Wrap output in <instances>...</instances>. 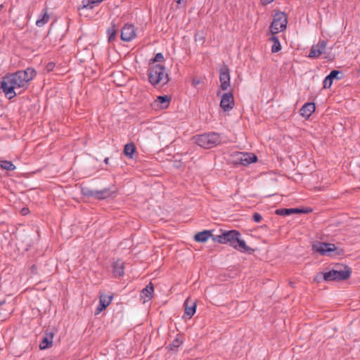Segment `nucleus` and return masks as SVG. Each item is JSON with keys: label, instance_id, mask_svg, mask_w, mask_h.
<instances>
[{"label": "nucleus", "instance_id": "f257e3e1", "mask_svg": "<svg viewBox=\"0 0 360 360\" xmlns=\"http://www.w3.org/2000/svg\"><path fill=\"white\" fill-rule=\"evenodd\" d=\"M37 72L32 68L18 70L3 77L0 89L9 99H12L27 89L29 82L36 76Z\"/></svg>", "mask_w": 360, "mask_h": 360}, {"label": "nucleus", "instance_id": "f03ea898", "mask_svg": "<svg viewBox=\"0 0 360 360\" xmlns=\"http://www.w3.org/2000/svg\"><path fill=\"white\" fill-rule=\"evenodd\" d=\"M148 75L149 82L154 86L160 83L166 84L169 81L168 74L165 72V67L160 64L150 67Z\"/></svg>", "mask_w": 360, "mask_h": 360}, {"label": "nucleus", "instance_id": "7ed1b4c3", "mask_svg": "<svg viewBox=\"0 0 360 360\" xmlns=\"http://www.w3.org/2000/svg\"><path fill=\"white\" fill-rule=\"evenodd\" d=\"M195 143L204 148H212L221 142L220 135L217 132H210L193 136Z\"/></svg>", "mask_w": 360, "mask_h": 360}, {"label": "nucleus", "instance_id": "20e7f679", "mask_svg": "<svg viewBox=\"0 0 360 360\" xmlns=\"http://www.w3.org/2000/svg\"><path fill=\"white\" fill-rule=\"evenodd\" d=\"M312 250L321 255L335 256L341 255L343 252L342 249L338 250L335 244L323 242H316L312 245Z\"/></svg>", "mask_w": 360, "mask_h": 360}, {"label": "nucleus", "instance_id": "39448f33", "mask_svg": "<svg viewBox=\"0 0 360 360\" xmlns=\"http://www.w3.org/2000/svg\"><path fill=\"white\" fill-rule=\"evenodd\" d=\"M238 237H241V233L237 230L224 231L220 235L212 236V240L221 244L229 243L233 248Z\"/></svg>", "mask_w": 360, "mask_h": 360}, {"label": "nucleus", "instance_id": "423d86ee", "mask_svg": "<svg viewBox=\"0 0 360 360\" xmlns=\"http://www.w3.org/2000/svg\"><path fill=\"white\" fill-rule=\"evenodd\" d=\"M81 193L86 197H92L97 200H105L112 197L115 191H111L110 188H104L101 190H92L88 187H82Z\"/></svg>", "mask_w": 360, "mask_h": 360}, {"label": "nucleus", "instance_id": "0eeeda50", "mask_svg": "<svg viewBox=\"0 0 360 360\" xmlns=\"http://www.w3.org/2000/svg\"><path fill=\"white\" fill-rule=\"evenodd\" d=\"M288 18L285 13L278 11L273 18V21L270 25L271 32L274 35L281 31L286 29Z\"/></svg>", "mask_w": 360, "mask_h": 360}, {"label": "nucleus", "instance_id": "6e6552de", "mask_svg": "<svg viewBox=\"0 0 360 360\" xmlns=\"http://www.w3.org/2000/svg\"><path fill=\"white\" fill-rule=\"evenodd\" d=\"M230 70L227 65L224 64L219 70L220 88L223 91H226L230 86Z\"/></svg>", "mask_w": 360, "mask_h": 360}, {"label": "nucleus", "instance_id": "1a4fd4ad", "mask_svg": "<svg viewBox=\"0 0 360 360\" xmlns=\"http://www.w3.org/2000/svg\"><path fill=\"white\" fill-rule=\"evenodd\" d=\"M235 105L234 97L232 92H226L221 96L220 107L224 112H229Z\"/></svg>", "mask_w": 360, "mask_h": 360}, {"label": "nucleus", "instance_id": "9d476101", "mask_svg": "<svg viewBox=\"0 0 360 360\" xmlns=\"http://www.w3.org/2000/svg\"><path fill=\"white\" fill-rule=\"evenodd\" d=\"M136 36V28L133 25L126 24L121 30V39L124 41H130Z\"/></svg>", "mask_w": 360, "mask_h": 360}, {"label": "nucleus", "instance_id": "9b49d317", "mask_svg": "<svg viewBox=\"0 0 360 360\" xmlns=\"http://www.w3.org/2000/svg\"><path fill=\"white\" fill-rule=\"evenodd\" d=\"M327 41L320 40L317 44L313 45L309 53V58H319L326 50Z\"/></svg>", "mask_w": 360, "mask_h": 360}, {"label": "nucleus", "instance_id": "f8f14e48", "mask_svg": "<svg viewBox=\"0 0 360 360\" xmlns=\"http://www.w3.org/2000/svg\"><path fill=\"white\" fill-rule=\"evenodd\" d=\"M257 161V156L253 153H240L236 160V163L247 166Z\"/></svg>", "mask_w": 360, "mask_h": 360}, {"label": "nucleus", "instance_id": "ddd939ff", "mask_svg": "<svg viewBox=\"0 0 360 360\" xmlns=\"http://www.w3.org/2000/svg\"><path fill=\"white\" fill-rule=\"evenodd\" d=\"M315 103L312 102H307L304 103L300 108V113L302 117H305L306 119H308L311 115V114L315 111Z\"/></svg>", "mask_w": 360, "mask_h": 360}, {"label": "nucleus", "instance_id": "4468645a", "mask_svg": "<svg viewBox=\"0 0 360 360\" xmlns=\"http://www.w3.org/2000/svg\"><path fill=\"white\" fill-rule=\"evenodd\" d=\"M233 248L241 252L248 253L252 255L254 253L255 250L248 246L244 240L238 237L236 245H233Z\"/></svg>", "mask_w": 360, "mask_h": 360}, {"label": "nucleus", "instance_id": "2eb2a0df", "mask_svg": "<svg viewBox=\"0 0 360 360\" xmlns=\"http://www.w3.org/2000/svg\"><path fill=\"white\" fill-rule=\"evenodd\" d=\"M112 273L115 277H120L124 274V263L122 259H117L112 265Z\"/></svg>", "mask_w": 360, "mask_h": 360}, {"label": "nucleus", "instance_id": "dca6fc26", "mask_svg": "<svg viewBox=\"0 0 360 360\" xmlns=\"http://www.w3.org/2000/svg\"><path fill=\"white\" fill-rule=\"evenodd\" d=\"M184 306L185 307L184 314L186 315L188 319H191L196 311L195 302L188 298L185 300Z\"/></svg>", "mask_w": 360, "mask_h": 360}, {"label": "nucleus", "instance_id": "f3484780", "mask_svg": "<svg viewBox=\"0 0 360 360\" xmlns=\"http://www.w3.org/2000/svg\"><path fill=\"white\" fill-rule=\"evenodd\" d=\"M53 332H46L44 336L43 337L40 344L39 348L40 349H46L51 347L53 344Z\"/></svg>", "mask_w": 360, "mask_h": 360}, {"label": "nucleus", "instance_id": "a211bd4d", "mask_svg": "<svg viewBox=\"0 0 360 360\" xmlns=\"http://www.w3.org/2000/svg\"><path fill=\"white\" fill-rule=\"evenodd\" d=\"M112 300V295H101L100 297L99 304L96 309V314H98L105 309L110 304Z\"/></svg>", "mask_w": 360, "mask_h": 360}, {"label": "nucleus", "instance_id": "6ab92c4d", "mask_svg": "<svg viewBox=\"0 0 360 360\" xmlns=\"http://www.w3.org/2000/svg\"><path fill=\"white\" fill-rule=\"evenodd\" d=\"M170 101L171 97L169 96H159L157 97L153 105L160 108L165 109L169 106Z\"/></svg>", "mask_w": 360, "mask_h": 360}, {"label": "nucleus", "instance_id": "aec40b11", "mask_svg": "<svg viewBox=\"0 0 360 360\" xmlns=\"http://www.w3.org/2000/svg\"><path fill=\"white\" fill-rule=\"evenodd\" d=\"M214 235H212V231L211 230H204L202 231L197 233L194 236V240L196 242L199 243H205L206 242L209 238L214 236Z\"/></svg>", "mask_w": 360, "mask_h": 360}, {"label": "nucleus", "instance_id": "412c9836", "mask_svg": "<svg viewBox=\"0 0 360 360\" xmlns=\"http://www.w3.org/2000/svg\"><path fill=\"white\" fill-rule=\"evenodd\" d=\"M338 281H345L350 277L352 269L347 266H345L343 269H335Z\"/></svg>", "mask_w": 360, "mask_h": 360}, {"label": "nucleus", "instance_id": "4be33fe9", "mask_svg": "<svg viewBox=\"0 0 360 360\" xmlns=\"http://www.w3.org/2000/svg\"><path fill=\"white\" fill-rule=\"evenodd\" d=\"M50 16L47 13V8L44 9L39 18L36 22V25L39 27H43L46 23L49 22Z\"/></svg>", "mask_w": 360, "mask_h": 360}, {"label": "nucleus", "instance_id": "5701e85b", "mask_svg": "<svg viewBox=\"0 0 360 360\" xmlns=\"http://www.w3.org/2000/svg\"><path fill=\"white\" fill-rule=\"evenodd\" d=\"M135 152H136V146H135L134 143L131 142V143H127L124 146L123 153L126 157H127L129 158H132Z\"/></svg>", "mask_w": 360, "mask_h": 360}, {"label": "nucleus", "instance_id": "b1692460", "mask_svg": "<svg viewBox=\"0 0 360 360\" xmlns=\"http://www.w3.org/2000/svg\"><path fill=\"white\" fill-rule=\"evenodd\" d=\"M154 292V286L153 284L150 282L142 290L141 295L145 297L150 300L153 297V294Z\"/></svg>", "mask_w": 360, "mask_h": 360}, {"label": "nucleus", "instance_id": "393cba45", "mask_svg": "<svg viewBox=\"0 0 360 360\" xmlns=\"http://www.w3.org/2000/svg\"><path fill=\"white\" fill-rule=\"evenodd\" d=\"M269 40L273 42L271 46V52L277 53L281 50V45L278 38L276 36H272L269 38Z\"/></svg>", "mask_w": 360, "mask_h": 360}, {"label": "nucleus", "instance_id": "a878e982", "mask_svg": "<svg viewBox=\"0 0 360 360\" xmlns=\"http://www.w3.org/2000/svg\"><path fill=\"white\" fill-rule=\"evenodd\" d=\"M0 167L7 171H13L15 169V166L12 162L8 160H0Z\"/></svg>", "mask_w": 360, "mask_h": 360}, {"label": "nucleus", "instance_id": "bb28decb", "mask_svg": "<svg viewBox=\"0 0 360 360\" xmlns=\"http://www.w3.org/2000/svg\"><path fill=\"white\" fill-rule=\"evenodd\" d=\"M337 278L335 269H332L323 274V280L326 281H338Z\"/></svg>", "mask_w": 360, "mask_h": 360}, {"label": "nucleus", "instance_id": "cd10ccee", "mask_svg": "<svg viewBox=\"0 0 360 360\" xmlns=\"http://www.w3.org/2000/svg\"><path fill=\"white\" fill-rule=\"evenodd\" d=\"M108 41L111 42L115 39V36L117 34V30L115 24H112L111 27H110L108 30Z\"/></svg>", "mask_w": 360, "mask_h": 360}, {"label": "nucleus", "instance_id": "c85d7f7f", "mask_svg": "<svg viewBox=\"0 0 360 360\" xmlns=\"http://www.w3.org/2000/svg\"><path fill=\"white\" fill-rule=\"evenodd\" d=\"M328 75L331 77L333 81L334 79L340 80L343 77V72L338 70H333L329 73Z\"/></svg>", "mask_w": 360, "mask_h": 360}, {"label": "nucleus", "instance_id": "c756f323", "mask_svg": "<svg viewBox=\"0 0 360 360\" xmlns=\"http://www.w3.org/2000/svg\"><path fill=\"white\" fill-rule=\"evenodd\" d=\"M275 213L280 216H288L292 214V208H282L276 210Z\"/></svg>", "mask_w": 360, "mask_h": 360}, {"label": "nucleus", "instance_id": "7c9ffc66", "mask_svg": "<svg viewBox=\"0 0 360 360\" xmlns=\"http://www.w3.org/2000/svg\"><path fill=\"white\" fill-rule=\"evenodd\" d=\"M95 4L94 0H82L81 7L79 9L82 8H89L92 9L94 8V4Z\"/></svg>", "mask_w": 360, "mask_h": 360}, {"label": "nucleus", "instance_id": "2f4dec72", "mask_svg": "<svg viewBox=\"0 0 360 360\" xmlns=\"http://www.w3.org/2000/svg\"><path fill=\"white\" fill-rule=\"evenodd\" d=\"M182 344V341H181L179 338L174 339L169 345L168 348L169 350L174 351L176 350Z\"/></svg>", "mask_w": 360, "mask_h": 360}, {"label": "nucleus", "instance_id": "473e14b6", "mask_svg": "<svg viewBox=\"0 0 360 360\" xmlns=\"http://www.w3.org/2000/svg\"><path fill=\"white\" fill-rule=\"evenodd\" d=\"M333 80L331 79L330 77H329V75H328L324 80H323V88L324 89H329L330 88V86H332L333 84Z\"/></svg>", "mask_w": 360, "mask_h": 360}, {"label": "nucleus", "instance_id": "72a5a7b5", "mask_svg": "<svg viewBox=\"0 0 360 360\" xmlns=\"http://www.w3.org/2000/svg\"><path fill=\"white\" fill-rule=\"evenodd\" d=\"M165 60L163 54L162 53H158L155 57L151 59L152 63L162 62Z\"/></svg>", "mask_w": 360, "mask_h": 360}, {"label": "nucleus", "instance_id": "f704fd0d", "mask_svg": "<svg viewBox=\"0 0 360 360\" xmlns=\"http://www.w3.org/2000/svg\"><path fill=\"white\" fill-rule=\"evenodd\" d=\"M252 220L255 222L259 223L262 220V216L258 212H255L252 215Z\"/></svg>", "mask_w": 360, "mask_h": 360}, {"label": "nucleus", "instance_id": "c9c22d12", "mask_svg": "<svg viewBox=\"0 0 360 360\" xmlns=\"http://www.w3.org/2000/svg\"><path fill=\"white\" fill-rule=\"evenodd\" d=\"M323 274H324V273H323V272L318 273L316 275V276L314 277V281L316 283H320L322 280H323Z\"/></svg>", "mask_w": 360, "mask_h": 360}, {"label": "nucleus", "instance_id": "e433bc0d", "mask_svg": "<svg viewBox=\"0 0 360 360\" xmlns=\"http://www.w3.org/2000/svg\"><path fill=\"white\" fill-rule=\"evenodd\" d=\"M54 67H55V63L51 62V63H47V65L46 66V69L48 72H51L53 70Z\"/></svg>", "mask_w": 360, "mask_h": 360}, {"label": "nucleus", "instance_id": "4c0bfd02", "mask_svg": "<svg viewBox=\"0 0 360 360\" xmlns=\"http://www.w3.org/2000/svg\"><path fill=\"white\" fill-rule=\"evenodd\" d=\"M302 214H308L312 212V210L309 207H302Z\"/></svg>", "mask_w": 360, "mask_h": 360}, {"label": "nucleus", "instance_id": "58836bf2", "mask_svg": "<svg viewBox=\"0 0 360 360\" xmlns=\"http://www.w3.org/2000/svg\"><path fill=\"white\" fill-rule=\"evenodd\" d=\"M292 214H302L301 208H292Z\"/></svg>", "mask_w": 360, "mask_h": 360}, {"label": "nucleus", "instance_id": "ea45409f", "mask_svg": "<svg viewBox=\"0 0 360 360\" xmlns=\"http://www.w3.org/2000/svg\"><path fill=\"white\" fill-rule=\"evenodd\" d=\"M192 84L193 86H196L200 84V81L199 79H193L192 81Z\"/></svg>", "mask_w": 360, "mask_h": 360}, {"label": "nucleus", "instance_id": "a19ab883", "mask_svg": "<svg viewBox=\"0 0 360 360\" xmlns=\"http://www.w3.org/2000/svg\"><path fill=\"white\" fill-rule=\"evenodd\" d=\"M274 0H261V2L263 5L269 4L273 2Z\"/></svg>", "mask_w": 360, "mask_h": 360}, {"label": "nucleus", "instance_id": "79ce46f5", "mask_svg": "<svg viewBox=\"0 0 360 360\" xmlns=\"http://www.w3.org/2000/svg\"><path fill=\"white\" fill-rule=\"evenodd\" d=\"M28 212H29V209H28V208H25V207H24V208H22V210H21V214H22V215H25V214H27Z\"/></svg>", "mask_w": 360, "mask_h": 360}, {"label": "nucleus", "instance_id": "37998d69", "mask_svg": "<svg viewBox=\"0 0 360 360\" xmlns=\"http://www.w3.org/2000/svg\"><path fill=\"white\" fill-rule=\"evenodd\" d=\"M36 269L37 266L35 264H33L30 266V271H32V274H36Z\"/></svg>", "mask_w": 360, "mask_h": 360}, {"label": "nucleus", "instance_id": "c03bdc74", "mask_svg": "<svg viewBox=\"0 0 360 360\" xmlns=\"http://www.w3.org/2000/svg\"><path fill=\"white\" fill-rule=\"evenodd\" d=\"M104 162L106 165H108L109 164V158H105V160H104Z\"/></svg>", "mask_w": 360, "mask_h": 360}, {"label": "nucleus", "instance_id": "a18cd8bd", "mask_svg": "<svg viewBox=\"0 0 360 360\" xmlns=\"http://www.w3.org/2000/svg\"><path fill=\"white\" fill-rule=\"evenodd\" d=\"M41 360H56L55 358H44V359H42Z\"/></svg>", "mask_w": 360, "mask_h": 360}, {"label": "nucleus", "instance_id": "49530a36", "mask_svg": "<svg viewBox=\"0 0 360 360\" xmlns=\"http://www.w3.org/2000/svg\"><path fill=\"white\" fill-rule=\"evenodd\" d=\"M103 0H94L95 1V4H100L103 1Z\"/></svg>", "mask_w": 360, "mask_h": 360}, {"label": "nucleus", "instance_id": "de8ad7c7", "mask_svg": "<svg viewBox=\"0 0 360 360\" xmlns=\"http://www.w3.org/2000/svg\"><path fill=\"white\" fill-rule=\"evenodd\" d=\"M178 4H180L181 2V0H174Z\"/></svg>", "mask_w": 360, "mask_h": 360}]
</instances>
